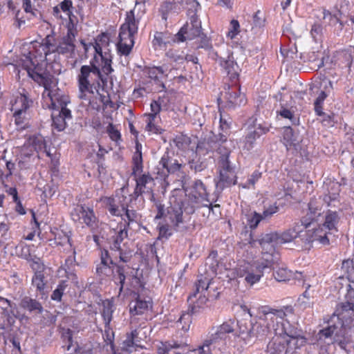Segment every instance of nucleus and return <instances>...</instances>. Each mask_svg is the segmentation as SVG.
<instances>
[{"label":"nucleus","mask_w":354,"mask_h":354,"mask_svg":"<svg viewBox=\"0 0 354 354\" xmlns=\"http://www.w3.org/2000/svg\"><path fill=\"white\" fill-rule=\"evenodd\" d=\"M292 306L275 309L269 306H259L257 308L255 322L245 320L237 321L238 337L245 344L253 345L257 340H262L272 331V328L279 326L281 321L288 315L293 314Z\"/></svg>","instance_id":"f257e3e1"},{"label":"nucleus","mask_w":354,"mask_h":354,"mask_svg":"<svg viewBox=\"0 0 354 354\" xmlns=\"http://www.w3.org/2000/svg\"><path fill=\"white\" fill-rule=\"evenodd\" d=\"M354 313V303L348 299L337 304L335 312L328 321L326 327L317 334L318 340L333 338L332 344L347 351L346 346L351 342L350 331L353 322L351 314Z\"/></svg>","instance_id":"f03ea898"},{"label":"nucleus","mask_w":354,"mask_h":354,"mask_svg":"<svg viewBox=\"0 0 354 354\" xmlns=\"http://www.w3.org/2000/svg\"><path fill=\"white\" fill-rule=\"evenodd\" d=\"M89 46H84L87 51ZM95 51L94 57L91 61V66L84 65L80 68L78 77L79 88L83 93L88 91L93 93V89L99 94L98 88L100 86V81L103 82L100 67L106 74H110L113 70L111 67L112 57L109 50L103 51L102 46H91Z\"/></svg>","instance_id":"7ed1b4c3"},{"label":"nucleus","mask_w":354,"mask_h":354,"mask_svg":"<svg viewBox=\"0 0 354 354\" xmlns=\"http://www.w3.org/2000/svg\"><path fill=\"white\" fill-rule=\"evenodd\" d=\"M303 225L299 223H296L294 225L284 231L282 233L271 232L263 234L261 238L257 240L262 248V254L273 257L274 261L279 259V254L276 252V248L281 244L295 241L296 244V238L299 232V228ZM254 242V240H252Z\"/></svg>","instance_id":"20e7f679"},{"label":"nucleus","mask_w":354,"mask_h":354,"mask_svg":"<svg viewBox=\"0 0 354 354\" xmlns=\"http://www.w3.org/2000/svg\"><path fill=\"white\" fill-rule=\"evenodd\" d=\"M205 37V35L202 31L201 21L198 16L194 13L189 17V21H187L174 35L173 41L183 43L200 38L203 41Z\"/></svg>","instance_id":"39448f33"},{"label":"nucleus","mask_w":354,"mask_h":354,"mask_svg":"<svg viewBox=\"0 0 354 354\" xmlns=\"http://www.w3.org/2000/svg\"><path fill=\"white\" fill-rule=\"evenodd\" d=\"M221 98L218 99V106L223 104L222 109L233 110L236 107L245 104L247 100L244 93L241 92V86L236 82L227 84L224 87V91L221 93Z\"/></svg>","instance_id":"423d86ee"},{"label":"nucleus","mask_w":354,"mask_h":354,"mask_svg":"<svg viewBox=\"0 0 354 354\" xmlns=\"http://www.w3.org/2000/svg\"><path fill=\"white\" fill-rule=\"evenodd\" d=\"M138 21L136 20L134 11L127 12L124 23L120 28L115 44H134L135 36L138 33Z\"/></svg>","instance_id":"0eeeda50"},{"label":"nucleus","mask_w":354,"mask_h":354,"mask_svg":"<svg viewBox=\"0 0 354 354\" xmlns=\"http://www.w3.org/2000/svg\"><path fill=\"white\" fill-rule=\"evenodd\" d=\"M58 6L60 10L66 12L68 17V21L66 24L67 34L64 37V44H74L75 37L78 35V21L71 11L73 8V1L71 0H64Z\"/></svg>","instance_id":"6e6552de"},{"label":"nucleus","mask_w":354,"mask_h":354,"mask_svg":"<svg viewBox=\"0 0 354 354\" xmlns=\"http://www.w3.org/2000/svg\"><path fill=\"white\" fill-rule=\"evenodd\" d=\"M182 164L174 158V153L168 149L164 153L156 167L157 178L165 180L169 174L180 171Z\"/></svg>","instance_id":"1a4fd4ad"},{"label":"nucleus","mask_w":354,"mask_h":354,"mask_svg":"<svg viewBox=\"0 0 354 354\" xmlns=\"http://www.w3.org/2000/svg\"><path fill=\"white\" fill-rule=\"evenodd\" d=\"M275 263L273 257L270 255L264 256L263 254L262 258L254 263V266L255 267V270L252 269L246 273L245 277V281L250 285L257 283L263 276V272L268 269H271V267Z\"/></svg>","instance_id":"9d476101"},{"label":"nucleus","mask_w":354,"mask_h":354,"mask_svg":"<svg viewBox=\"0 0 354 354\" xmlns=\"http://www.w3.org/2000/svg\"><path fill=\"white\" fill-rule=\"evenodd\" d=\"M71 216L74 221L82 220L88 227H94L96 225L97 218L93 208L86 205H77L71 212Z\"/></svg>","instance_id":"9b49d317"},{"label":"nucleus","mask_w":354,"mask_h":354,"mask_svg":"<svg viewBox=\"0 0 354 354\" xmlns=\"http://www.w3.org/2000/svg\"><path fill=\"white\" fill-rule=\"evenodd\" d=\"M115 264L109 252L106 250L101 252L100 262L96 265L95 274L100 278L111 277L115 268Z\"/></svg>","instance_id":"f8f14e48"},{"label":"nucleus","mask_w":354,"mask_h":354,"mask_svg":"<svg viewBox=\"0 0 354 354\" xmlns=\"http://www.w3.org/2000/svg\"><path fill=\"white\" fill-rule=\"evenodd\" d=\"M308 210L306 216L302 217L300 223L305 227H309L314 221H317L318 218L322 214V205L321 202L312 198L308 204Z\"/></svg>","instance_id":"ddd939ff"},{"label":"nucleus","mask_w":354,"mask_h":354,"mask_svg":"<svg viewBox=\"0 0 354 354\" xmlns=\"http://www.w3.org/2000/svg\"><path fill=\"white\" fill-rule=\"evenodd\" d=\"M234 331V320L230 319L218 326L216 330L212 333L209 337L219 346L220 345H224L225 344L228 334Z\"/></svg>","instance_id":"4468645a"},{"label":"nucleus","mask_w":354,"mask_h":354,"mask_svg":"<svg viewBox=\"0 0 354 354\" xmlns=\"http://www.w3.org/2000/svg\"><path fill=\"white\" fill-rule=\"evenodd\" d=\"M323 46H320L317 50H314L308 53V61L311 62H317L316 64L318 68H320L327 63H333L335 58L330 57V50L328 46L322 49ZM335 57H336L335 56Z\"/></svg>","instance_id":"2eb2a0df"},{"label":"nucleus","mask_w":354,"mask_h":354,"mask_svg":"<svg viewBox=\"0 0 354 354\" xmlns=\"http://www.w3.org/2000/svg\"><path fill=\"white\" fill-rule=\"evenodd\" d=\"M212 54L220 59L221 65L223 67L225 72L229 76L231 83L236 82L239 77V66L233 59L232 56V53L228 54L226 57L218 55L217 52H212Z\"/></svg>","instance_id":"dca6fc26"},{"label":"nucleus","mask_w":354,"mask_h":354,"mask_svg":"<svg viewBox=\"0 0 354 354\" xmlns=\"http://www.w3.org/2000/svg\"><path fill=\"white\" fill-rule=\"evenodd\" d=\"M26 70L30 78L40 85H43L45 90L48 89L53 78V76L49 72L41 73V68L39 66H35L34 68L26 66Z\"/></svg>","instance_id":"f3484780"},{"label":"nucleus","mask_w":354,"mask_h":354,"mask_svg":"<svg viewBox=\"0 0 354 354\" xmlns=\"http://www.w3.org/2000/svg\"><path fill=\"white\" fill-rule=\"evenodd\" d=\"M279 324H281L280 328L279 326L272 328V330H274L275 334L286 337V338H306L302 329L297 325L290 324L289 322H287L286 324L282 322Z\"/></svg>","instance_id":"a211bd4d"},{"label":"nucleus","mask_w":354,"mask_h":354,"mask_svg":"<svg viewBox=\"0 0 354 354\" xmlns=\"http://www.w3.org/2000/svg\"><path fill=\"white\" fill-rule=\"evenodd\" d=\"M167 214L175 231L183 232L187 230L183 223V210L178 204L168 207Z\"/></svg>","instance_id":"6ab92c4d"},{"label":"nucleus","mask_w":354,"mask_h":354,"mask_svg":"<svg viewBox=\"0 0 354 354\" xmlns=\"http://www.w3.org/2000/svg\"><path fill=\"white\" fill-rule=\"evenodd\" d=\"M189 351L187 345L174 340L162 342L158 348V354H187Z\"/></svg>","instance_id":"aec40b11"},{"label":"nucleus","mask_w":354,"mask_h":354,"mask_svg":"<svg viewBox=\"0 0 354 354\" xmlns=\"http://www.w3.org/2000/svg\"><path fill=\"white\" fill-rule=\"evenodd\" d=\"M325 193L323 201L328 206H336L339 204L338 198L340 192V185L337 182L330 181L325 185Z\"/></svg>","instance_id":"412c9836"},{"label":"nucleus","mask_w":354,"mask_h":354,"mask_svg":"<svg viewBox=\"0 0 354 354\" xmlns=\"http://www.w3.org/2000/svg\"><path fill=\"white\" fill-rule=\"evenodd\" d=\"M32 103V101L28 100L26 95H21L16 100L15 106H17L18 104H21V106L18 109H16L14 113L15 124L19 128H25V117L23 115V114L25 113L26 109L29 108Z\"/></svg>","instance_id":"4be33fe9"},{"label":"nucleus","mask_w":354,"mask_h":354,"mask_svg":"<svg viewBox=\"0 0 354 354\" xmlns=\"http://www.w3.org/2000/svg\"><path fill=\"white\" fill-rule=\"evenodd\" d=\"M19 306L30 314L39 315L44 311L42 304L39 301L28 296H25L21 299Z\"/></svg>","instance_id":"5701e85b"},{"label":"nucleus","mask_w":354,"mask_h":354,"mask_svg":"<svg viewBox=\"0 0 354 354\" xmlns=\"http://www.w3.org/2000/svg\"><path fill=\"white\" fill-rule=\"evenodd\" d=\"M286 337L275 334L267 346L268 354H285Z\"/></svg>","instance_id":"b1692460"},{"label":"nucleus","mask_w":354,"mask_h":354,"mask_svg":"<svg viewBox=\"0 0 354 354\" xmlns=\"http://www.w3.org/2000/svg\"><path fill=\"white\" fill-rule=\"evenodd\" d=\"M269 131L268 128H263L261 125L253 131L247 134L244 139L243 150L250 151L254 147L255 141L259 138L263 133Z\"/></svg>","instance_id":"393cba45"},{"label":"nucleus","mask_w":354,"mask_h":354,"mask_svg":"<svg viewBox=\"0 0 354 354\" xmlns=\"http://www.w3.org/2000/svg\"><path fill=\"white\" fill-rule=\"evenodd\" d=\"M341 211L328 209L325 214V221L323 226L328 230L337 231V224L340 220Z\"/></svg>","instance_id":"a878e982"},{"label":"nucleus","mask_w":354,"mask_h":354,"mask_svg":"<svg viewBox=\"0 0 354 354\" xmlns=\"http://www.w3.org/2000/svg\"><path fill=\"white\" fill-rule=\"evenodd\" d=\"M306 338H286L285 343V354H296L297 350L306 344Z\"/></svg>","instance_id":"bb28decb"},{"label":"nucleus","mask_w":354,"mask_h":354,"mask_svg":"<svg viewBox=\"0 0 354 354\" xmlns=\"http://www.w3.org/2000/svg\"><path fill=\"white\" fill-rule=\"evenodd\" d=\"M310 230H307L304 226L299 228V232L296 238V244L300 245L302 248L310 249L312 243Z\"/></svg>","instance_id":"cd10ccee"},{"label":"nucleus","mask_w":354,"mask_h":354,"mask_svg":"<svg viewBox=\"0 0 354 354\" xmlns=\"http://www.w3.org/2000/svg\"><path fill=\"white\" fill-rule=\"evenodd\" d=\"M133 171L132 175L136 176L141 173L143 169V160L142 154V145L138 141L136 142V151L133 156Z\"/></svg>","instance_id":"c85d7f7f"},{"label":"nucleus","mask_w":354,"mask_h":354,"mask_svg":"<svg viewBox=\"0 0 354 354\" xmlns=\"http://www.w3.org/2000/svg\"><path fill=\"white\" fill-rule=\"evenodd\" d=\"M211 280L206 277L201 275L198 277L197 281L194 284V290L192 295L188 297V301L192 300L193 298H196L197 294H203V292L206 291L210 284Z\"/></svg>","instance_id":"c756f323"},{"label":"nucleus","mask_w":354,"mask_h":354,"mask_svg":"<svg viewBox=\"0 0 354 354\" xmlns=\"http://www.w3.org/2000/svg\"><path fill=\"white\" fill-rule=\"evenodd\" d=\"M149 303L140 299L138 295L135 301L130 302L129 310L130 313L133 315H142L145 310L148 309Z\"/></svg>","instance_id":"7c9ffc66"},{"label":"nucleus","mask_w":354,"mask_h":354,"mask_svg":"<svg viewBox=\"0 0 354 354\" xmlns=\"http://www.w3.org/2000/svg\"><path fill=\"white\" fill-rule=\"evenodd\" d=\"M353 54H354V46H349L348 48L342 50H336L333 52L330 57H335V61L332 64H335L338 60H342L344 62L350 63L353 59Z\"/></svg>","instance_id":"2f4dec72"},{"label":"nucleus","mask_w":354,"mask_h":354,"mask_svg":"<svg viewBox=\"0 0 354 354\" xmlns=\"http://www.w3.org/2000/svg\"><path fill=\"white\" fill-rule=\"evenodd\" d=\"M122 210L124 212V214L121 216L124 221V227L129 229L131 223L137 222L139 214L136 210L129 209L128 205H122Z\"/></svg>","instance_id":"473e14b6"},{"label":"nucleus","mask_w":354,"mask_h":354,"mask_svg":"<svg viewBox=\"0 0 354 354\" xmlns=\"http://www.w3.org/2000/svg\"><path fill=\"white\" fill-rule=\"evenodd\" d=\"M145 73L149 76V78L153 80L156 84L160 85L162 91L166 90L165 84L160 80L158 75H163L165 71L162 66H154L152 68L147 67L145 69Z\"/></svg>","instance_id":"72a5a7b5"},{"label":"nucleus","mask_w":354,"mask_h":354,"mask_svg":"<svg viewBox=\"0 0 354 354\" xmlns=\"http://www.w3.org/2000/svg\"><path fill=\"white\" fill-rule=\"evenodd\" d=\"M116 44V30L109 28L106 32H102L96 39L95 44Z\"/></svg>","instance_id":"f704fd0d"},{"label":"nucleus","mask_w":354,"mask_h":354,"mask_svg":"<svg viewBox=\"0 0 354 354\" xmlns=\"http://www.w3.org/2000/svg\"><path fill=\"white\" fill-rule=\"evenodd\" d=\"M127 230L126 227L120 229L115 235L111 237L110 248L111 250H121V243L123 240L127 237Z\"/></svg>","instance_id":"c9c22d12"},{"label":"nucleus","mask_w":354,"mask_h":354,"mask_svg":"<svg viewBox=\"0 0 354 354\" xmlns=\"http://www.w3.org/2000/svg\"><path fill=\"white\" fill-rule=\"evenodd\" d=\"M189 168L194 170L195 172H200L205 170L207 167V159L204 157L198 156L197 153L193 158L189 160Z\"/></svg>","instance_id":"e433bc0d"},{"label":"nucleus","mask_w":354,"mask_h":354,"mask_svg":"<svg viewBox=\"0 0 354 354\" xmlns=\"http://www.w3.org/2000/svg\"><path fill=\"white\" fill-rule=\"evenodd\" d=\"M236 183V176L234 171H221L220 172V180L218 186L224 189L227 187H230L232 185Z\"/></svg>","instance_id":"4c0bfd02"},{"label":"nucleus","mask_w":354,"mask_h":354,"mask_svg":"<svg viewBox=\"0 0 354 354\" xmlns=\"http://www.w3.org/2000/svg\"><path fill=\"white\" fill-rule=\"evenodd\" d=\"M178 3L182 4L183 2V1H178V2H176L174 1H165L161 3L158 11L163 20H167L169 14L176 9Z\"/></svg>","instance_id":"58836bf2"},{"label":"nucleus","mask_w":354,"mask_h":354,"mask_svg":"<svg viewBox=\"0 0 354 354\" xmlns=\"http://www.w3.org/2000/svg\"><path fill=\"white\" fill-rule=\"evenodd\" d=\"M280 53L281 55L287 59H294L297 57L304 59L302 53L298 54L297 46H280Z\"/></svg>","instance_id":"ea45409f"},{"label":"nucleus","mask_w":354,"mask_h":354,"mask_svg":"<svg viewBox=\"0 0 354 354\" xmlns=\"http://www.w3.org/2000/svg\"><path fill=\"white\" fill-rule=\"evenodd\" d=\"M216 348L220 350V347L209 337L202 345L192 351L198 352V354H212V351Z\"/></svg>","instance_id":"a19ab883"},{"label":"nucleus","mask_w":354,"mask_h":354,"mask_svg":"<svg viewBox=\"0 0 354 354\" xmlns=\"http://www.w3.org/2000/svg\"><path fill=\"white\" fill-rule=\"evenodd\" d=\"M310 234L313 242L317 241L323 245L329 244V239L328 238L327 233L323 230L322 227H313L310 230Z\"/></svg>","instance_id":"79ce46f5"},{"label":"nucleus","mask_w":354,"mask_h":354,"mask_svg":"<svg viewBox=\"0 0 354 354\" xmlns=\"http://www.w3.org/2000/svg\"><path fill=\"white\" fill-rule=\"evenodd\" d=\"M283 139L290 146H297L300 142L298 134L290 127L284 128Z\"/></svg>","instance_id":"37998d69"},{"label":"nucleus","mask_w":354,"mask_h":354,"mask_svg":"<svg viewBox=\"0 0 354 354\" xmlns=\"http://www.w3.org/2000/svg\"><path fill=\"white\" fill-rule=\"evenodd\" d=\"M193 189L196 193V194L194 195L195 199L197 198V194L198 197L203 201L209 202V200L207 198L208 194L206 191L205 186L201 180H197L194 182Z\"/></svg>","instance_id":"c03bdc74"},{"label":"nucleus","mask_w":354,"mask_h":354,"mask_svg":"<svg viewBox=\"0 0 354 354\" xmlns=\"http://www.w3.org/2000/svg\"><path fill=\"white\" fill-rule=\"evenodd\" d=\"M28 142L35 151H46V141L44 138L40 134L30 137Z\"/></svg>","instance_id":"a18cd8bd"},{"label":"nucleus","mask_w":354,"mask_h":354,"mask_svg":"<svg viewBox=\"0 0 354 354\" xmlns=\"http://www.w3.org/2000/svg\"><path fill=\"white\" fill-rule=\"evenodd\" d=\"M68 287V282L66 280H62L59 282L56 288L50 295V299L55 301H61L64 292Z\"/></svg>","instance_id":"49530a36"},{"label":"nucleus","mask_w":354,"mask_h":354,"mask_svg":"<svg viewBox=\"0 0 354 354\" xmlns=\"http://www.w3.org/2000/svg\"><path fill=\"white\" fill-rule=\"evenodd\" d=\"M62 338L65 342V344L62 346V348L67 351H70L71 348L74 351L77 350V345L73 344V331L71 329L68 328L64 330L62 334Z\"/></svg>","instance_id":"de8ad7c7"},{"label":"nucleus","mask_w":354,"mask_h":354,"mask_svg":"<svg viewBox=\"0 0 354 354\" xmlns=\"http://www.w3.org/2000/svg\"><path fill=\"white\" fill-rule=\"evenodd\" d=\"M127 268H129V267L120 263L115 264V268L113 274L111 275V277H112V281L126 279L127 277Z\"/></svg>","instance_id":"09e8293b"},{"label":"nucleus","mask_w":354,"mask_h":354,"mask_svg":"<svg viewBox=\"0 0 354 354\" xmlns=\"http://www.w3.org/2000/svg\"><path fill=\"white\" fill-rule=\"evenodd\" d=\"M272 266H274V264ZM272 269L274 270L273 276L277 281H286L289 280L290 272L286 268L272 266L270 270Z\"/></svg>","instance_id":"8fccbe9b"},{"label":"nucleus","mask_w":354,"mask_h":354,"mask_svg":"<svg viewBox=\"0 0 354 354\" xmlns=\"http://www.w3.org/2000/svg\"><path fill=\"white\" fill-rule=\"evenodd\" d=\"M202 308L199 304H196V303L189 308L187 312L183 313L180 317L179 318V322L180 323L184 322L186 324L187 322H190V317L193 315H196L197 314L201 313V309Z\"/></svg>","instance_id":"3c124183"},{"label":"nucleus","mask_w":354,"mask_h":354,"mask_svg":"<svg viewBox=\"0 0 354 354\" xmlns=\"http://www.w3.org/2000/svg\"><path fill=\"white\" fill-rule=\"evenodd\" d=\"M47 281L44 274L34 275L32 279V284L35 286L41 295H44V290L46 286Z\"/></svg>","instance_id":"603ef678"},{"label":"nucleus","mask_w":354,"mask_h":354,"mask_svg":"<svg viewBox=\"0 0 354 354\" xmlns=\"http://www.w3.org/2000/svg\"><path fill=\"white\" fill-rule=\"evenodd\" d=\"M113 304L110 301H105L103 302V309L102 311V315L103 317L104 321L105 322V325H109L111 319H112V314H113Z\"/></svg>","instance_id":"864d4df0"},{"label":"nucleus","mask_w":354,"mask_h":354,"mask_svg":"<svg viewBox=\"0 0 354 354\" xmlns=\"http://www.w3.org/2000/svg\"><path fill=\"white\" fill-rule=\"evenodd\" d=\"M218 256V253L216 251H212L208 257L206 259L205 266H208V269L206 268V270L211 271L212 274H216L217 268L218 266V261L216 260V257Z\"/></svg>","instance_id":"5fc2aeb1"},{"label":"nucleus","mask_w":354,"mask_h":354,"mask_svg":"<svg viewBox=\"0 0 354 354\" xmlns=\"http://www.w3.org/2000/svg\"><path fill=\"white\" fill-rule=\"evenodd\" d=\"M246 217H247V223L251 230H254V229L257 228L259 223L262 220H263V218L261 216V214L259 213H257L255 211L246 214Z\"/></svg>","instance_id":"6e6d98bb"},{"label":"nucleus","mask_w":354,"mask_h":354,"mask_svg":"<svg viewBox=\"0 0 354 354\" xmlns=\"http://www.w3.org/2000/svg\"><path fill=\"white\" fill-rule=\"evenodd\" d=\"M342 270L347 274L349 282H354V261L345 260L342 262Z\"/></svg>","instance_id":"4d7b16f0"},{"label":"nucleus","mask_w":354,"mask_h":354,"mask_svg":"<svg viewBox=\"0 0 354 354\" xmlns=\"http://www.w3.org/2000/svg\"><path fill=\"white\" fill-rule=\"evenodd\" d=\"M261 178V173L255 170L248 178L247 181L239 185L243 189H251L254 187L255 183Z\"/></svg>","instance_id":"13d9d810"},{"label":"nucleus","mask_w":354,"mask_h":354,"mask_svg":"<svg viewBox=\"0 0 354 354\" xmlns=\"http://www.w3.org/2000/svg\"><path fill=\"white\" fill-rule=\"evenodd\" d=\"M277 113L281 117L288 119L292 124H299V118L295 116L292 111L288 109L285 108L283 106H281V109L277 111Z\"/></svg>","instance_id":"bf43d9fd"},{"label":"nucleus","mask_w":354,"mask_h":354,"mask_svg":"<svg viewBox=\"0 0 354 354\" xmlns=\"http://www.w3.org/2000/svg\"><path fill=\"white\" fill-rule=\"evenodd\" d=\"M328 97V93L325 91H321L318 96L314 102V109L317 115H321L323 114L322 104L325 99Z\"/></svg>","instance_id":"052dcab7"},{"label":"nucleus","mask_w":354,"mask_h":354,"mask_svg":"<svg viewBox=\"0 0 354 354\" xmlns=\"http://www.w3.org/2000/svg\"><path fill=\"white\" fill-rule=\"evenodd\" d=\"M50 85L48 86V90H45L44 95L46 93L47 96L50 98L51 102V106L53 109H55L57 106V101L59 98L62 96V93H61L60 90L59 88L55 90H50Z\"/></svg>","instance_id":"680f3d73"},{"label":"nucleus","mask_w":354,"mask_h":354,"mask_svg":"<svg viewBox=\"0 0 354 354\" xmlns=\"http://www.w3.org/2000/svg\"><path fill=\"white\" fill-rule=\"evenodd\" d=\"M2 315L6 317L8 319V322H14V319L12 317H15V318H19V315L18 314V311L16 310V304H13L12 305V307H8L6 308L1 309Z\"/></svg>","instance_id":"e2e57ef3"},{"label":"nucleus","mask_w":354,"mask_h":354,"mask_svg":"<svg viewBox=\"0 0 354 354\" xmlns=\"http://www.w3.org/2000/svg\"><path fill=\"white\" fill-rule=\"evenodd\" d=\"M2 315L6 317L8 319V322H14V319L12 317H15V318H19V315L18 314V311L16 310V304H13L12 305V307H8L6 308L1 309Z\"/></svg>","instance_id":"0e129e2a"},{"label":"nucleus","mask_w":354,"mask_h":354,"mask_svg":"<svg viewBox=\"0 0 354 354\" xmlns=\"http://www.w3.org/2000/svg\"><path fill=\"white\" fill-rule=\"evenodd\" d=\"M220 111V127L222 131H229L232 120L230 117L225 113L224 111H222L221 109H219Z\"/></svg>","instance_id":"69168bd1"},{"label":"nucleus","mask_w":354,"mask_h":354,"mask_svg":"<svg viewBox=\"0 0 354 354\" xmlns=\"http://www.w3.org/2000/svg\"><path fill=\"white\" fill-rule=\"evenodd\" d=\"M166 55L168 58L178 63H182L183 60L186 59V55L183 51L179 52L178 50L174 49H169L167 51Z\"/></svg>","instance_id":"338daca9"},{"label":"nucleus","mask_w":354,"mask_h":354,"mask_svg":"<svg viewBox=\"0 0 354 354\" xmlns=\"http://www.w3.org/2000/svg\"><path fill=\"white\" fill-rule=\"evenodd\" d=\"M323 28L319 24H314L312 26L310 34L313 38V40L315 43H322L323 42V35H322Z\"/></svg>","instance_id":"774afa93"}]
</instances>
